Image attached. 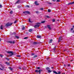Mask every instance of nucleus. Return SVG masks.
Returning a JSON list of instances; mask_svg holds the SVG:
<instances>
[{
  "instance_id": "1",
  "label": "nucleus",
  "mask_w": 74,
  "mask_h": 74,
  "mask_svg": "<svg viewBox=\"0 0 74 74\" xmlns=\"http://www.w3.org/2000/svg\"><path fill=\"white\" fill-rule=\"evenodd\" d=\"M16 53L14 54V53H13V52L12 51H10V56H13V55H16Z\"/></svg>"
},
{
  "instance_id": "2",
  "label": "nucleus",
  "mask_w": 74,
  "mask_h": 74,
  "mask_svg": "<svg viewBox=\"0 0 74 74\" xmlns=\"http://www.w3.org/2000/svg\"><path fill=\"white\" fill-rule=\"evenodd\" d=\"M23 13H24L25 15H27V14H30V13L28 11H25L23 12Z\"/></svg>"
},
{
  "instance_id": "3",
  "label": "nucleus",
  "mask_w": 74,
  "mask_h": 74,
  "mask_svg": "<svg viewBox=\"0 0 74 74\" xmlns=\"http://www.w3.org/2000/svg\"><path fill=\"white\" fill-rule=\"evenodd\" d=\"M74 4V1L73 2H71L67 4V5H71Z\"/></svg>"
},
{
  "instance_id": "4",
  "label": "nucleus",
  "mask_w": 74,
  "mask_h": 74,
  "mask_svg": "<svg viewBox=\"0 0 74 74\" xmlns=\"http://www.w3.org/2000/svg\"><path fill=\"white\" fill-rule=\"evenodd\" d=\"M5 26L6 27H8L10 26V23L8 22L6 24Z\"/></svg>"
},
{
  "instance_id": "5",
  "label": "nucleus",
  "mask_w": 74,
  "mask_h": 74,
  "mask_svg": "<svg viewBox=\"0 0 74 74\" xmlns=\"http://www.w3.org/2000/svg\"><path fill=\"white\" fill-rule=\"evenodd\" d=\"M47 27L49 30H51V29H52V28H51V27L50 25H47Z\"/></svg>"
},
{
  "instance_id": "6",
  "label": "nucleus",
  "mask_w": 74,
  "mask_h": 74,
  "mask_svg": "<svg viewBox=\"0 0 74 74\" xmlns=\"http://www.w3.org/2000/svg\"><path fill=\"white\" fill-rule=\"evenodd\" d=\"M10 44H15V41H10Z\"/></svg>"
},
{
  "instance_id": "7",
  "label": "nucleus",
  "mask_w": 74,
  "mask_h": 74,
  "mask_svg": "<svg viewBox=\"0 0 74 74\" xmlns=\"http://www.w3.org/2000/svg\"><path fill=\"white\" fill-rule=\"evenodd\" d=\"M38 2L37 1H35V4L36 5H39V3H37Z\"/></svg>"
},
{
  "instance_id": "8",
  "label": "nucleus",
  "mask_w": 74,
  "mask_h": 74,
  "mask_svg": "<svg viewBox=\"0 0 74 74\" xmlns=\"http://www.w3.org/2000/svg\"><path fill=\"white\" fill-rule=\"evenodd\" d=\"M52 41H53V40L52 39H50L49 42V44H51V43H52Z\"/></svg>"
},
{
  "instance_id": "9",
  "label": "nucleus",
  "mask_w": 74,
  "mask_h": 74,
  "mask_svg": "<svg viewBox=\"0 0 74 74\" xmlns=\"http://www.w3.org/2000/svg\"><path fill=\"white\" fill-rule=\"evenodd\" d=\"M33 44L34 45H37V44H38V42H33Z\"/></svg>"
},
{
  "instance_id": "10",
  "label": "nucleus",
  "mask_w": 74,
  "mask_h": 74,
  "mask_svg": "<svg viewBox=\"0 0 74 74\" xmlns=\"http://www.w3.org/2000/svg\"><path fill=\"white\" fill-rule=\"evenodd\" d=\"M38 56L37 55H34V56L32 57V59H34V58H37V57Z\"/></svg>"
},
{
  "instance_id": "11",
  "label": "nucleus",
  "mask_w": 74,
  "mask_h": 74,
  "mask_svg": "<svg viewBox=\"0 0 74 74\" xmlns=\"http://www.w3.org/2000/svg\"><path fill=\"white\" fill-rule=\"evenodd\" d=\"M56 46H55L54 48H53L52 49L53 51H55L56 50Z\"/></svg>"
},
{
  "instance_id": "12",
  "label": "nucleus",
  "mask_w": 74,
  "mask_h": 74,
  "mask_svg": "<svg viewBox=\"0 0 74 74\" xmlns=\"http://www.w3.org/2000/svg\"><path fill=\"white\" fill-rule=\"evenodd\" d=\"M41 37V36H38V35H37V38H40Z\"/></svg>"
},
{
  "instance_id": "13",
  "label": "nucleus",
  "mask_w": 74,
  "mask_h": 74,
  "mask_svg": "<svg viewBox=\"0 0 74 74\" xmlns=\"http://www.w3.org/2000/svg\"><path fill=\"white\" fill-rule=\"evenodd\" d=\"M10 14L11 15L12 14H13V11L12 10H11L10 12Z\"/></svg>"
},
{
  "instance_id": "14",
  "label": "nucleus",
  "mask_w": 74,
  "mask_h": 74,
  "mask_svg": "<svg viewBox=\"0 0 74 74\" xmlns=\"http://www.w3.org/2000/svg\"><path fill=\"white\" fill-rule=\"evenodd\" d=\"M61 37H59V39L58 40V42H60V41H61Z\"/></svg>"
},
{
  "instance_id": "15",
  "label": "nucleus",
  "mask_w": 74,
  "mask_h": 74,
  "mask_svg": "<svg viewBox=\"0 0 74 74\" xmlns=\"http://www.w3.org/2000/svg\"><path fill=\"white\" fill-rule=\"evenodd\" d=\"M53 72L54 74H58V73L55 71H53Z\"/></svg>"
},
{
  "instance_id": "16",
  "label": "nucleus",
  "mask_w": 74,
  "mask_h": 74,
  "mask_svg": "<svg viewBox=\"0 0 74 74\" xmlns=\"http://www.w3.org/2000/svg\"><path fill=\"white\" fill-rule=\"evenodd\" d=\"M10 69L11 71H13V70H14V69L13 68H11L10 67Z\"/></svg>"
},
{
  "instance_id": "17",
  "label": "nucleus",
  "mask_w": 74,
  "mask_h": 74,
  "mask_svg": "<svg viewBox=\"0 0 74 74\" xmlns=\"http://www.w3.org/2000/svg\"><path fill=\"white\" fill-rule=\"evenodd\" d=\"M5 63L8 66H9V65H10V63L8 62H6Z\"/></svg>"
},
{
  "instance_id": "18",
  "label": "nucleus",
  "mask_w": 74,
  "mask_h": 74,
  "mask_svg": "<svg viewBox=\"0 0 74 74\" xmlns=\"http://www.w3.org/2000/svg\"><path fill=\"white\" fill-rule=\"evenodd\" d=\"M33 31V29H29V32H32Z\"/></svg>"
},
{
  "instance_id": "19",
  "label": "nucleus",
  "mask_w": 74,
  "mask_h": 74,
  "mask_svg": "<svg viewBox=\"0 0 74 74\" xmlns=\"http://www.w3.org/2000/svg\"><path fill=\"white\" fill-rule=\"evenodd\" d=\"M0 29L1 30H3V25H1Z\"/></svg>"
},
{
  "instance_id": "20",
  "label": "nucleus",
  "mask_w": 74,
  "mask_h": 74,
  "mask_svg": "<svg viewBox=\"0 0 74 74\" xmlns=\"http://www.w3.org/2000/svg\"><path fill=\"white\" fill-rule=\"evenodd\" d=\"M39 73L40 74V73H41V71H42V69H40L39 70Z\"/></svg>"
},
{
  "instance_id": "21",
  "label": "nucleus",
  "mask_w": 74,
  "mask_h": 74,
  "mask_svg": "<svg viewBox=\"0 0 74 74\" xmlns=\"http://www.w3.org/2000/svg\"><path fill=\"white\" fill-rule=\"evenodd\" d=\"M20 1V0H18L16 2V4H19V2Z\"/></svg>"
},
{
  "instance_id": "22",
  "label": "nucleus",
  "mask_w": 74,
  "mask_h": 74,
  "mask_svg": "<svg viewBox=\"0 0 74 74\" xmlns=\"http://www.w3.org/2000/svg\"><path fill=\"white\" fill-rule=\"evenodd\" d=\"M13 24V23H10V26H12V25Z\"/></svg>"
},
{
  "instance_id": "23",
  "label": "nucleus",
  "mask_w": 74,
  "mask_h": 74,
  "mask_svg": "<svg viewBox=\"0 0 74 74\" xmlns=\"http://www.w3.org/2000/svg\"><path fill=\"white\" fill-rule=\"evenodd\" d=\"M35 72L36 73H39V70H36L35 71Z\"/></svg>"
},
{
  "instance_id": "24",
  "label": "nucleus",
  "mask_w": 74,
  "mask_h": 74,
  "mask_svg": "<svg viewBox=\"0 0 74 74\" xmlns=\"http://www.w3.org/2000/svg\"><path fill=\"white\" fill-rule=\"evenodd\" d=\"M47 71H48V73H51V72H52V71L50 70H47Z\"/></svg>"
},
{
  "instance_id": "25",
  "label": "nucleus",
  "mask_w": 74,
  "mask_h": 74,
  "mask_svg": "<svg viewBox=\"0 0 74 74\" xmlns=\"http://www.w3.org/2000/svg\"><path fill=\"white\" fill-rule=\"evenodd\" d=\"M45 21H41V23H45Z\"/></svg>"
},
{
  "instance_id": "26",
  "label": "nucleus",
  "mask_w": 74,
  "mask_h": 74,
  "mask_svg": "<svg viewBox=\"0 0 74 74\" xmlns=\"http://www.w3.org/2000/svg\"><path fill=\"white\" fill-rule=\"evenodd\" d=\"M45 17H47V18H49V16L48 15H46Z\"/></svg>"
},
{
  "instance_id": "27",
  "label": "nucleus",
  "mask_w": 74,
  "mask_h": 74,
  "mask_svg": "<svg viewBox=\"0 0 74 74\" xmlns=\"http://www.w3.org/2000/svg\"><path fill=\"white\" fill-rule=\"evenodd\" d=\"M74 30V28L72 27L70 31H72V30Z\"/></svg>"
},
{
  "instance_id": "28",
  "label": "nucleus",
  "mask_w": 74,
  "mask_h": 74,
  "mask_svg": "<svg viewBox=\"0 0 74 74\" xmlns=\"http://www.w3.org/2000/svg\"><path fill=\"white\" fill-rule=\"evenodd\" d=\"M53 22H55V18L53 19Z\"/></svg>"
},
{
  "instance_id": "29",
  "label": "nucleus",
  "mask_w": 74,
  "mask_h": 74,
  "mask_svg": "<svg viewBox=\"0 0 74 74\" xmlns=\"http://www.w3.org/2000/svg\"><path fill=\"white\" fill-rule=\"evenodd\" d=\"M40 10H41L42 11L44 10V8H40Z\"/></svg>"
},
{
  "instance_id": "30",
  "label": "nucleus",
  "mask_w": 74,
  "mask_h": 74,
  "mask_svg": "<svg viewBox=\"0 0 74 74\" xmlns=\"http://www.w3.org/2000/svg\"><path fill=\"white\" fill-rule=\"evenodd\" d=\"M26 7H27V8H29V7H30V6H29V5H26L25 6Z\"/></svg>"
},
{
  "instance_id": "31",
  "label": "nucleus",
  "mask_w": 74,
  "mask_h": 74,
  "mask_svg": "<svg viewBox=\"0 0 74 74\" xmlns=\"http://www.w3.org/2000/svg\"><path fill=\"white\" fill-rule=\"evenodd\" d=\"M15 37L16 38H17V39H18L19 38V37L18 36H15Z\"/></svg>"
},
{
  "instance_id": "32",
  "label": "nucleus",
  "mask_w": 74,
  "mask_h": 74,
  "mask_svg": "<svg viewBox=\"0 0 74 74\" xmlns=\"http://www.w3.org/2000/svg\"><path fill=\"white\" fill-rule=\"evenodd\" d=\"M36 24L37 25H40L41 24V23H36Z\"/></svg>"
},
{
  "instance_id": "33",
  "label": "nucleus",
  "mask_w": 74,
  "mask_h": 74,
  "mask_svg": "<svg viewBox=\"0 0 74 74\" xmlns=\"http://www.w3.org/2000/svg\"><path fill=\"white\" fill-rule=\"evenodd\" d=\"M37 25H35L34 26V27L35 28H37Z\"/></svg>"
},
{
  "instance_id": "34",
  "label": "nucleus",
  "mask_w": 74,
  "mask_h": 74,
  "mask_svg": "<svg viewBox=\"0 0 74 74\" xmlns=\"http://www.w3.org/2000/svg\"><path fill=\"white\" fill-rule=\"evenodd\" d=\"M29 22H30V23H32V22H31V21H30V18L29 19Z\"/></svg>"
},
{
  "instance_id": "35",
  "label": "nucleus",
  "mask_w": 74,
  "mask_h": 74,
  "mask_svg": "<svg viewBox=\"0 0 74 74\" xmlns=\"http://www.w3.org/2000/svg\"><path fill=\"white\" fill-rule=\"evenodd\" d=\"M46 70H49V68L48 67H47L46 68Z\"/></svg>"
},
{
  "instance_id": "36",
  "label": "nucleus",
  "mask_w": 74,
  "mask_h": 74,
  "mask_svg": "<svg viewBox=\"0 0 74 74\" xmlns=\"http://www.w3.org/2000/svg\"><path fill=\"white\" fill-rule=\"evenodd\" d=\"M0 57H1V58H2V57H3V55L1 54H0Z\"/></svg>"
},
{
  "instance_id": "37",
  "label": "nucleus",
  "mask_w": 74,
  "mask_h": 74,
  "mask_svg": "<svg viewBox=\"0 0 74 74\" xmlns=\"http://www.w3.org/2000/svg\"><path fill=\"white\" fill-rule=\"evenodd\" d=\"M35 55V54H34V53H33L31 54V55L32 56H34V55Z\"/></svg>"
},
{
  "instance_id": "38",
  "label": "nucleus",
  "mask_w": 74,
  "mask_h": 74,
  "mask_svg": "<svg viewBox=\"0 0 74 74\" xmlns=\"http://www.w3.org/2000/svg\"><path fill=\"white\" fill-rule=\"evenodd\" d=\"M61 74V72H60V71H59L58 72V74Z\"/></svg>"
},
{
  "instance_id": "39",
  "label": "nucleus",
  "mask_w": 74,
  "mask_h": 74,
  "mask_svg": "<svg viewBox=\"0 0 74 74\" xmlns=\"http://www.w3.org/2000/svg\"><path fill=\"white\" fill-rule=\"evenodd\" d=\"M36 14H38V13H39V12L38 11H36Z\"/></svg>"
},
{
  "instance_id": "40",
  "label": "nucleus",
  "mask_w": 74,
  "mask_h": 74,
  "mask_svg": "<svg viewBox=\"0 0 74 74\" xmlns=\"http://www.w3.org/2000/svg\"><path fill=\"white\" fill-rule=\"evenodd\" d=\"M5 59H7V60H9V59H8V58H5Z\"/></svg>"
},
{
  "instance_id": "41",
  "label": "nucleus",
  "mask_w": 74,
  "mask_h": 74,
  "mask_svg": "<svg viewBox=\"0 0 74 74\" xmlns=\"http://www.w3.org/2000/svg\"><path fill=\"white\" fill-rule=\"evenodd\" d=\"M27 38H28V37H25L24 38V39H27Z\"/></svg>"
},
{
  "instance_id": "42",
  "label": "nucleus",
  "mask_w": 74,
  "mask_h": 74,
  "mask_svg": "<svg viewBox=\"0 0 74 74\" xmlns=\"http://www.w3.org/2000/svg\"><path fill=\"white\" fill-rule=\"evenodd\" d=\"M25 27H23L22 28V30H25Z\"/></svg>"
},
{
  "instance_id": "43",
  "label": "nucleus",
  "mask_w": 74,
  "mask_h": 74,
  "mask_svg": "<svg viewBox=\"0 0 74 74\" xmlns=\"http://www.w3.org/2000/svg\"><path fill=\"white\" fill-rule=\"evenodd\" d=\"M17 22V21L16 20L14 22V23H16Z\"/></svg>"
},
{
  "instance_id": "44",
  "label": "nucleus",
  "mask_w": 74,
  "mask_h": 74,
  "mask_svg": "<svg viewBox=\"0 0 74 74\" xmlns=\"http://www.w3.org/2000/svg\"><path fill=\"white\" fill-rule=\"evenodd\" d=\"M2 7H3L2 5H1L0 4V8H2Z\"/></svg>"
},
{
  "instance_id": "45",
  "label": "nucleus",
  "mask_w": 74,
  "mask_h": 74,
  "mask_svg": "<svg viewBox=\"0 0 74 74\" xmlns=\"http://www.w3.org/2000/svg\"><path fill=\"white\" fill-rule=\"evenodd\" d=\"M17 57H21V56L20 55H17L16 56Z\"/></svg>"
},
{
  "instance_id": "46",
  "label": "nucleus",
  "mask_w": 74,
  "mask_h": 74,
  "mask_svg": "<svg viewBox=\"0 0 74 74\" xmlns=\"http://www.w3.org/2000/svg\"><path fill=\"white\" fill-rule=\"evenodd\" d=\"M41 69V68L40 67H37V69L38 70H39V69Z\"/></svg>"
},
{
  "instance_id": "47",
  "label": "nucleus",
  "mask_w": 74,
  "mask_h": 74,
  "mask_svg": "<svg viewBox=\"0 0 74 74\" xmlns=\"http://www.w3.org/2000/svg\"><path fill=\"white\" fill-rule=\"evenodd\" d=\"M37 25V27H39V26H40V25Z\"/></svg>"
},
{
  "instance_id": "48",
  "label": "nucleus",
  "mask_w": 74,
  "mask_h": 74,
  "mask_svg": "<svg viewBox=\"0 0 74 74\" xmlns=\"http://www.w3.org/2000/svg\"><path fill=\"white\" fill-rule=\"evenodd\" d=\"M48 12H51V10H48Z\"/></svg>"
},
{
  "instance_id": "49",
  "label": "nucleus",
  "mask_w": 74,
  "mask_h": 74,
  "mask_svg": "<svg viewBox=\"0 0 74 74\" xmlns=\"http://www.w3.org/2000/svg\"><path fill=\"white\" fill-rule=\"evenodd\" d=\"M48 3V4H52V3Z\"/></svg>"
},
{
  "instance_id": "50",
  "label": "nucleus",
  "mask_w": 74,
  "mask_h": 74,
  "mask_svg": "<svg viewBox=\"0 0 74 74\" xmlns=\"http://www.w3.org/2000/svg\"><path fill=\"white\" fill-rule=\"evenodd\" d=\"M56 1L57 2H59V1H60V0H57Z\"/></svg>"
},
{
  "instance_id": "51",
  "label": "nucleus",
  "mask_w": 74,
  "mask_h": 74,
  "mask_svg": "<svg viewBox=\"0 0 74 74\" xmlns=\"http://www.w3.org/2000/svg\"><path fill=\"white\" fill-rule=\"evenodd\" d=\"M16 34V33L15 32H13V33L12 34Z\"/></svg>"
},
{
  "instance_id": "52",
  "label": "nucleus",
  "mask_w": 74,
  "mask_h": 74,
  "mask_svg": "<svg viewBox=\"0 0 74 74\" xmlns=\"http://www.w3.org/2000/svg\"><path fill=\"white\" fill-rule=\"evenodd\" d=\"M1 68L2 69H4V67L3 66H2Z\"/></svg>"
},
{
  "instance_id": "53",
  "label": "nucleus",
  "mask_w": 74,
  "mask_h": 74,
  "mask_svg": "<svg viewBox=\"0 0 74 74\" xmlns=\"http://www.w3.org/2000/svg\"><path fill=\"white\" fill-rule=\"evenodd\" d=\"M0 70H3V69H2L1 68H0Z\"/></svg>"
},
{
  "instance_id": "54",
  "label": "nucleus",
  "mask_w": 74,
  "mask_h": 74,
  "mask_svg": "<svg viewBox=\"0 0 74 74\" xmlns=\"http://www.w3.org/2000/svg\"><path fill=\"white\" fill-rule=\"evenodd\" d=\"M68 66H70V64H68Z\"/></svg>"
},
{
  "instance_id": "55",
  "label": "nucleus",
  "mask_w": 74,
  "mask_h": 74,
  "mask_svg": "<svg viewBox=\"0 0 74 74\" xmlns=\"http://www.w3.org/2000/svg\"><path fill=\"white\" fill-rule=\"evenodd\" d=\"M7 53H10V51H7Z\"/></svg>"
},
{
  "instance_id": "56",
  "label": "nucleus",
  "mask_w": 74,
  "mask_h": 74,
  "mask_svg": "<svg viewBox=\"0 0 74 74\" xmlns=\"http://www.w3.org/2000/svg\"><path fill=\"white\" fill-rule=\"evenodd\" d=\"M52 1H53L55 2L56 1V0H52Z\"/></svg>"
},
{
  "instance_id": "57",
  "label": "nucleus",
  "mask_w": 74,
  "mask_h": 74,
  "mask_svg": "<svg viewBox=\"0 0 74 74\" xmlns=\"http://www.w3.org/2000/svg\"><path fill=\"white\" fill-rule=\"evenodd\" d=\"M25 34H28V32H27L25 33Z\"/></svg>"
},
{
  "instance_id": "58",
  "label": "nucleus",
  "mask_w": 74,
  "mask_h": 74,
  "mask_svg": "<svg viewBox=\"0 0 74 74\" xmlns=\"http://www.w3.org/2000/svg\"><path fill=\"white\" fill-rule=\"evenodd\" d=\"M64 67H66V65L65 64H64Z\"/></svg>"
},
{
  "instance_id": "59",
  "label": "nucleus",
  "mask_w": 74,
  "mask_h": 74,
  "mask_svg": "<svg viewBox=\"0 0 74 74\" xmlns=\"http://www.w3.org/2000/svg\"><path fill=\"white\" fill-rule=\"evenodd\" d=\"M17 8H20V7L18 6Z\"/></svg>"
},
{
  "instance_id": "60",
  "label": "nucleus",
  "mask_w": 74,
  "mask_h": 74,
  "mask_svg": "<svg viewBox=\"0 0 74 74\" xmlns=\"http://www.w3.org/2000/svg\"><path fill=\"white\" fill-rule=\"evenodd\" d=\"M72 28H73V29H74V25H73V27Z\"/></svg>"
},
{
  "instance_id": "61",
  "label": "nucleus",
  "mask_w": 74,
  "mask_h": 74,
  "mask_svg": "<svg viewBox=\"0 0 74 74\" xmlns=\"http://www.w3.org/2000/svg\"><path fill=\"white\" fill-rule=\"evenodd\" d=\"M18 69H21V68L19 67V68H18Z\"/></svg>"
},
{
  "instance_id": "62",
  "label": "nucleus",
  "mask_w": 74,
  "mask_h": 74,
  "mask_svg": "<svg viewBox=\"0 0 74 74\" xmlns=\"http://www.w3.org/2000/svg\"><path fill=\"white\" fill-rule=\"evenodd\" d=\"M62 74H65V73H62Z\"/></svg>"
},
{
  "instance_id": "63",
  "label": "nucleus",
  "mask_w": 74,
  "mask_h": 74,
  "mask_svg": "<svg viewBox=\"0 0 74 74\" xmlns=\"http://www.w3.org/2000/svg\"><path fill=\"white\" fill-rule=\"evenodd\" d=\"M51 69H53V67H51Z\"/></svg>"
},
{
  "instance_id": "64",
  "label": "nucleus",
  "mask_w": 74,
  "mask_h": 74,
  "mask_svg": "<svg viewBox=\"0 0 74 74\" xmlns=\"http://www.w3.org/2000/svg\"><path fill=\"white\" fill-rule=\"evenodd\" d=\"M8 42V43H10V41Z\"/></svg>"
}]
</instances>
